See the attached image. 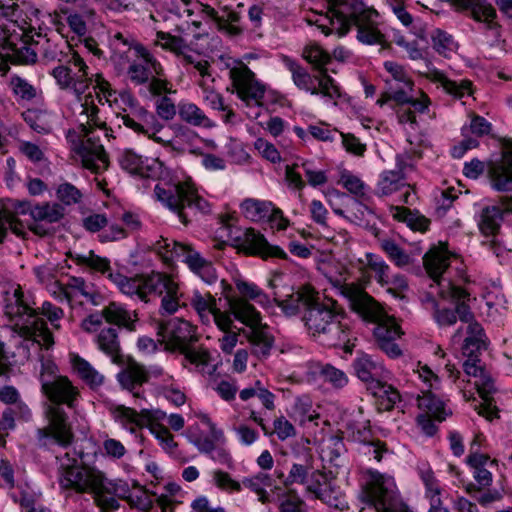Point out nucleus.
<instances>
[{
    "mask_svg": "<svg viewBox=\"0 0 512 512\" xmlns=\"http://www.w3.org/2000/svg\"><path fill=\"white\" fill-rule=\"evenodd\" d=\"M108 279L114 283L123 294L130 297H137L142 301H147L148 295L151 294V274L128 278L119 272H109Z\"/></svg>",
    "mask_w": 512,
    "mask_h": 512,
    "instance_id": "nucleus-30",
    "label": "nucleus"
},
{
    "mask_svg": "<svg viewBox=\"0 0 512 512\" xmlns=\"http://www.w3.org/2000/svg\"><path fill=\"white\" fill-rule=\"evenodd\" d=\"M30 215L35 221L55 223L64 216V208L58 203H44L34 206Z\"/></svg>",
    "mask_w": 512,
    "mask_h": 512,
    "instance_id": "nucleus-61",
    "label": "nucleus"
},
{
    "mask_svg": "<svg viewBox=\"0 0 512 512\" xmlns=\"http://www.w3.org/2000/svg\"><path fill=\"white\" fill-rule=\"evenodd\" d=\"M103 315L108 323L125 327L128 330L135 329L137 314L120 303L110 302L103 308Z\"/></svg>",
    "mask_w": 512,
    "mask_h": 512,
    "instance_id": "nucleus-40",
    "label": "nucleus"
},
{
    "mask_svg": "<svg viewBox=\"0 0 512 512\" xmlns=\"http://www.w3.org/2000/svg\"><path fill=\"white\" fill-rule=\"evenodd\" d=\"M68 286L71 297L80 295L84 297L87 302L95 306L100 305L103 300V296L95 286L92 283L86 282L83 278L71 277Z\"/></svg>",
    "mask_w": 512,
    "mask_h": 512,
    "instance_id": "nucleus-52",
    "label": "nucleus"
},
{
    "mask_svg": "<svg viewBox=\"0 0 512 512\" xmlns=\"http://www.w3.org/2000/svg\"><path fill=\"white\" fill-rule=\"evenodd\" d=\"M353 367L357 377L373 389L383 380L389 378V371L383 364L368 354H361L355 358Z\"/></svg>",
    "mask_w": 512,
    "mask_h": 512,
    "instance_id": "nucleus-29",
    "label": "nucleus"
},
{
    "mask_svg": "<svg viewBox=\"0 0 512 512\" xmlns=\"http://www.w3.org/2000/svg\"><path fill=\"white\" fill-rule=\"evenodd\" d=\"M501 204L502 208L498 206H489L482 210L478 220V227L483 235H495L500 228L503 211L512 212L511 197H503Z\"/></svg>",
    "mask_w": 512,
    "mask_h": 512,
    "instance_id": "nucleus-32",
    "label": "nucleus"
},
{
    "mask_svg": "<svg viewBox=\"0 0 512 512\" xmlns=\"http://www.w3.org/2000/svg\"><path fill=\"white\" fill-rule=\"evenodd\" d=\"M336 14H316L307 19L325 36L344 37L352 26L357 28V40L366 45H382L385 36L379 29V14L362 0H346Z\"/></svg>",
    "mask_w": 512,
    "mask_h": 512,
    "instance_id": "nucleus-4",
    "label": "nucleus"
},
{
    "mask_svg": "<svg viewBox=\"0 0 512 512\" xmlns=\"http://www.w3.org/2000/svg\"><path fill=\"white\" fill-rule=\"evenodd\" d=\"M413 373L421 382L422 395L418 396V407L423 414L433 416L438 421L445 420L448 415L444 402L433 391L440 388L441 381L438 375L427 365L418 362L413 368Z\"/></svg>",
    "mask_w": 512,
    "mask_h": 512,
    "instance_id": "nucleus-15",
    "label": "nucleus"
},
{
    "mask_svg": "<svg viewBox=\"0 0 512 512\" xmlns=\"http://www.w3.org/2000/svg\"><path fill=\"white\" fill-rule=\"evenodd\" d=\"M137 45L142 44L123 33L116 32L110 35V61L119 75L133 61Z\"/></svg>",
    "mask_w": 512,
    "mask_h": 512,
    "instance_id": "nucleus-26",
    "label": "nucleus"
},
{
    "mask_svg": "<svg viewBox=\"0 0 512 512\" xmlns=\"http://www.w3.org/2000/svg\"><path fill=\"white\" fill-rule=\"evenodd\" d=\"M291 416L301 425L312 422L318 418V414L313 409L312 400L309 396L303 395L295 399L292 406Z\"/></svg>",
    "mask_w": 512,
    "mask_h": 512,
    "instance_id": "nucleus-58",
    "label": "nucleus"
},
{
    "mask_svg": "<svg viewBox=\"0 0 512 512\" xmlns=\"http://www.w3.org/2000/svg\"><path fill=\"white\" fill-rule=\"evenodd\" d=\"M200 419L203 424L209 428L210 435L207 437H197L193 440V444L201 453L208 454L217 443L224 440L223 431L216 427L207 415H201Z\"/></svg>",
    "mask_w": 512,
    "mask_h": 512,
    "instance_id": "nucleus-53",
    "label": "nucleus"
},
{
    "mask_svg": "<svg viewBox=\"0 0 512 512\" xmlns=\"http://www.w3.org/2000/svg\"><path fill=\"white\" fill-rule=\"evenodd\" d=\"M153 249L166 264L181 261L204 282L211 284L217 280L213 264L190 244L161 238L153 244Z\"/></svg>",
    "mask_w": 512,
    "mask_h": 512,
    "instance_id": "nucleus-12",
    "label": "nucleus"
},
{
    "mask_svg": "<svg viewBox=\"0 0 512 512\" xmlns=\"http://www.w3.org/2000/svg\"><path fill=\"white\" fill-rule=\"evenodd\" d=\"M143 125L146 127L144 136L178 151H183L196 137L193 130L181 124H173L169 127L173 132V136L170 137L154 114H146Z\"/></svg>",
    "mask_w": 512,
    "mask_h": 512,
    "instance_id": "nucleus-16",
    "label": "nucleus"
},
{
    "mask_svg": "<svg viewBox=\"0 0 512 512\" xmlns=\"http://www.w3.org/2000/svg\"><path fill=\"white\" fill-rule=\"evenodd\" d=\"M57 477L61 489L92 494L105 483V473L95 465L79 462L65 453L57 457Z\"/></svg>",
    "mask_w": 512,
    "mask_h": 512,
    "instance_id": "nucleus-11",
    "label": "nucleus"
},
{
    "mask_svg": "<svg viewBox=\"0 0 512 512\" xmlns=\"http://www.w3.org/2000/svg\"><path fill=\"white\" fill-rule=\"evenodd\" d=\"M71 364L75 373L91 389H97L104 383V375L96 370L91 363L79 355L71 356Z\"/></svg>",
    "mask_w": 512,
    "mask_h": 512,
    "instance_id": "nucleus-41",
    "label": "nucleus"
},
{
    "mask_svg": "<svg viewBox=\"0 0 512 512\" xmlns=\"http://www.w3.org/2000/svg\"><path fill=\"white\" fill-rule=\"evenodd\" d=\"M405 184L406 177L402 175V172L385 170L380 174L377 188L381 195L388 196L401 190Z\"/></svg>",
    "mask_w": 512,
    "mask_h": 512,
    "instance_id": "nucleus-56",
    "label": "nucleus"
},
{
    "mask_svg": "<svg viewBox=\"0 0 512 512\" xmlns=\"http://www.w3.org/2000/svg\"><path fill=\"white\" fill-rule=\"evenodd\" d=\"M457 259V255L448 250L446 243H440L438 246L430 248L424 255V266L435 282V286L431 288L438 289V293L442 298H451L457 303L455 313L462 322L468 323L467 333L469 334L470 324L476 323L473 321V314L470 310L468 302L471 301L470 293L461 287L452 285L450 281L440 280V277L449 267L451 260Z\"/></svg>",
    "mask_w": 512,
    "mask_h": 512,
    "instance_id": "nucleus-6",
    "label": "nucleus"
},
{
    "mask_svg": "<svg viewBox=\"0 0 512 512\" xmlns=\"http://www.w3.org/2000/svg\"><path fill=\"white\" fill-rule=\"evenodd\" d=\"M184 356L183 365L187 367V363L192 365L198 373L211 376L216 370V366L211 363V355L205 348H191L187 346L181 351Z\"/></svg>",
    "mask_w": 512,
    "mask_h": 512,
    "instance_id": "nucleus-36",
    "label": "nucleus"
},
{
    "mask_svg": "<svg viewBox=\"0 0 512 512\" xmlns=\"http://www.w3.org/2000/svg\"><path fill=\"white\" fill-rule=\"evenodd\" d=\"M337 473V471L332 470H329V472L326 473L320 469H312L306 483L303 485L306 494L311 495L313 498L319 499L330 506L338 507V499L332 496L333 488L331 480L329 479V475Z\"/></svg>",
    "mask_w": 512,
    "mask_h": 512,
    "instance_id": "nucleus-27",
    "label": "nucleus"
},
{
    "mask_svg": "<svg viewBox=\"0 0 512 512\" xmlns=\"http://www.w3.org/2000/svg\"><path fill=\"white\" fill-rule=\"evenodd\" d=\"M418 474L425 487V498L429 503L439 504V501H441L442 488L430 465L427 463L419 464Z\"/></svg>",
    "mask_w": 512,
    "mask_h": 512,
    "instance_id": "nucleus-51",
    "label": "nucleus"
},
{
    "mask_svg": "<svg viewBox=\"0 0 512 512\" xmlns=\"http://www.w3.org/2000/svg\"><path fill=\"white\" fill-rule=\"evenodd\" d=\"M10 497L19 504L21 511L41 500V491L26 481H19L11 490Z\"/></svg>",
    "mask_w": 512,
    "mask_h": 512,
    "instance_id": "nucleus-50",
    "label": "nucleus"
},
{
    "mask_svg": "<svg viewBox=\"0 0 512 512\" xmlns=\"http://www.w3.org/2000/svg\"><path fill=\"white\" fill-rule=\"evenodd\" d=\"M154 45L174 54L177 58L181 59L183 63L193 65L201 76L199 86L202 88L203 100L214 110L225 111L227 109L223 97L211 89L208 84L210 80L208 62L199 59L200 54L197 53L183 37L173 35L169 32L157 31Z\"/></svg>",
    "mask_w": 512,
    "mask_h": 512,
    "instance_id": "nucleus-10",
    "label": "nucleus"
},
{
    "mask_svg": "<svg viewBox=\"0 0 512 512\" xmlns=\"http://www.w3.org/2000/svg\"><path fill=\"white\" fill-rule=\"evenodd\" d=\"M240 20V13L231 9L228 6H224L221 8V14H219V19L216 27L218 31L228 36H238L243 32V29L239 25Z\"/></svg>",
    "mask_w": 512,
    "mask_h": 512,
    "instance_id": "nucleus-54",
    "label": "nucleus"
},
{
    "mask_svg": "<svg viewBox=\"0 0 512 512\" xmlns=\"http://www.w3.org/2000/svg\"><path fill=\"white\" fill-rule=\"evenodd\" d=\"M348 434L355 442L369 443L368 453L377 461L382 458L383 452L386 451L385 445L381 442H370L371 432L365 423L351 424L348 426Z\"/></svg>",
    "mask_w": 512,
    "mask_h": 512,
    "instance_id": "nucleus-46",
    "label": "nucleus"
},
{
    "mask_svg": "<svg viewBox=\"0 0 512 512\" xmlns=\"http://www.w3.org/2000/svg\"><path fill=\"white\" fill-rule=\"evenodd\" d=\"M241 213L254 222L266 221V218L273 211V204L270 201L255 198H246L240 204Z\"/></svg>",
    "mask_w": 512,
    "mask_h": 512,
    "instance_id": "nucleus-49",
    "label": "nucleus"
},
{
    "mask_svg": "<svg viewBox=\"0 0 512 512\" xmlns=\"http://www.w3.org/2000/svg\"><path fill=\"white\" fill-rule=\"evenodd\" d=\"M358 266L363 272L365 269L371 270L375 274V278L381 286L389 284L390 267L381 256L370 252L365 253L363 258L358 259Z\"/></svg>",
    "mask_w": 512,
    "mask_h": 512,
    "instance_id": "nucleus-43",
    "label": "nucleus"
},
{
    "mask_svg": "<svg viewBox=\"0 0 512 512\" xmlns=\"http://www.w3.org/2000/svg\"><path fill=\"white\" fill-rule=\"evenodd\" d=\"M41 52L44 59L56 61L58 64L67 62L70 56L78 53L66 41L57 42L51 39H44L41 43Z\"/></svg>",
    "mask_w": 512,
    "mask_h": 512,
    "instance_id": "nucleus-47",
    "label": "nucleus"
},
{
    "mask_svg": "<svg viewBox=\"0 0 512 512\" xmlns=\"http://www.w3.org/2000/svg\"><path fill=\"white\" fill-rule=\"evenodd\" d=\"M95 342L100 351L109 356L114 363L118 362L120 357V343L117 329L113 327H104L95 337Z\"/></svg>",
    "mask_w": 512,
    "mask_h": 512,
    "instance_id": "nucleus-44",
    "label": "nucleus"
},
{
    "mask_svg": "<svg viewBox=\"0 0 512 512\" xmlns=\"http://www.w3.org/2000/svg\"><path fill=\"white\" fill-rule=\"evenodd\" d=\"M123 112L129 111L121 116L123 124L139 135H145L146 127L143 125L146 114H151L144 107L140 106L137 99L129 91L116 92L112 99Z\"/></svg>",
    "mask_w": 512,
    "mask_h": 512,
    "instance_id": "nucleus-22",
    "label": "nucleus"
},
{
    "mask_svg": "<svg viewBox=\"0 0 512 512\" xmlns=\"http://www.w3.org/2000/svg\"><path fill=\"white\" fill-rule=\"evenodd\" d=\"M428 77L434 83L440 84L447 94L456 99H462L473 94L472 82L470 80H452L436 69L430 70Z\"/></svg>",
    "mask_w": 512,
    "mask_h": 512,
    "instance_id": "nucleus-34",
    "label": "nucleus"
},
{
    "mask_svg": "<svg viewBox=\"0 0 512 512\" xmlns=\"http://www.w3.org/2000/svg\"><path fill=\"white\" fill-rule=\"evenodd\" d=\"M487 172L495 190H512V143L502 153L500 159L488 163Z\"/></svg>",
    "mask_w": 512,
    "mask_h": 512,
    "instance_id": "nucleus-28",
    "label": "nucleus"
},
{
    "mask_svg": "<svg viewBox=\"0 0 512 512\" xmlns=\"http://www.w3.org/2000/svg\"><path fill=\"white\" fill-rule=\"evenodd\" d=\"M111 413L114 421L131 434L136 433L138 428L145 426L144 419H148L152 415L149 409H142L137 412L123 405L116 406Z\"/></svg>",
    "mask_w": 512,
    "mask_h": 512,
    "instance_id": "nucleus-33",
    "label": "nucleus"
},
{
    "mask_svg": "<svg viewBox=\"0 0 512 512\" xmlns=\"http://www.w3.org/2000/svg\"><path fill=\"white\" fill-rule=\"evenodd\" d=\"M121 75L133 85L143 87L140 94L145 97L171 93V85L162 64L144 45L136 46V56Z\"/></svg>",
    "mask_w": 512,
    "mask_h": 512,
    "instance_id": "nucleus-9",
    "label": "nucleus"
},
{
    "mask_svg": "<svg viewBox=\"0 0 512 512\" xmlns=\"http://www.w3.org/2000/svg\"><path fill=\"white\" fill-rule=\"evenodd\" d=\"M66 16V23L70 30L76 34L79 38L84 37L87 34V19L93 18L95 12L91 8H85L81 13L77 11H64Z\"/></svg>",
    "mask_w": 512,
    "mask_h": 512,
    "instance_id": "nucleus-60",
    "label": "nucleus"
},
{
    "mask_svg": "<svg viewBox=\"0 0 512 512\" xmlns=\"http://www.w3.org/2000/svg\"><path fill=\"white\" fill-rule=\"evenodd\" d=\"M72 260L81 266H85L90 270L106 274L108 276L111 271L110 260L106 257H101L93 250H89L86 253H76L71 255Z\"/></svg>",
    "mask_w": 512,
    "mask_h": 512,
    "instance_id": "nucleus-55",
    "label": "nucleus"
},
{
    "mask_svg": "<svg viewBox=\"0 0 512 512\" xmlns=\"http://www.w3.org/2000/svg\"><path fill=\"white\" fill-rule=\"evenodd\" d=\"M49 74L60 90L75 97L71 109L77 127L66 134L71 150L80 158L85 169L95 174L103 172L109 161L100 143L99 133L108 136V129L98 116L99 109L94 103L93 93L88 91L93 81L89 66L77 53L70 56L67 62L55 66Z\"/></svg>",
    "mask_w": 512,
    "mask_h": 512,
    "instance_id": "nucleus-1",
    "label": "nucleus"
},
{
    "mask_svg": "<svg viewBox=\"0 0 512 512\" xmlns=\"http://www.w3.org/2000/svg\"><path fill=\"white\" fill-rule=\"evenodd\" d=\"M383 67L387 73L384 81L388 90L392 91L393 101L396 103L409 101V93L413 90L414 82L408 70L395 61H385Z\"/></svg>",
    "mask_w": 512,
    "mask_h": 512,
    "instance_id": "nucleus-21",
    "label": "nucleus"
},
{
    "mask_svg": "<svg viewBox=\"0 0 512 512\" xmlns=\"http://www.w3.org/2000/svg\"><path fill=\"white\" fill-rule=\"evenodd\" d=\"M237 246L246 254L258 255L262 258H287V254L279 246L271 245L267 239L253 228L246 229L236 238Z\"/></svg>",
    "mask_w": 512,
    "mask_h": 512,
    "instance_id": "nucleus-24",
    "label": "nucleus"
},
{
    "mask_svg": "<svg viewBox=\"0 0 512 512\" xmlns=\"http://www.w3.org/2000/svg\"><path fill=\"white\" fill-rule=\"evenodd\" d=\"M280 306L287 315H295L303 309L305 326L321 345L337 347L350 342L351 331L341 307L332 299L321 302L312 287H302L289 299L281 301Z\"/></svg>",
    "mask_w": 512,
    "mask_h": 512,
    "instance_id": "nucleus-2",
    "label": "nucleus"
},
{
    "mask_svg": "<svg viewBox=\"0 0 512 512\" xmlns=\"http://www.w3.org/2000/svg\"><path fill=\"white\" fill-rule=\"evenodd\" d=\"M370 390L374 396L378 397V406L380 410L389 411L401 400L399 392L383 381Z\"/></svg>",
    "mask_w": 512,
    "mask_h": 512,
    "instance_id": "nucleus-59",
    "label": "nucleus"
},
{
    "mask_svg": "<svg viewBox=\"0 0 512 512\" xmlns=\"http://www.w3.org/2000/svg\"><path fill=\"white\" fill-rule=\"evenodd\" d=\"M128 502L131 506L145 512L153 508L154 502H156V505L161 509V512L172 511L171 500L167 496L161 495L155 497L148 494L146 491L140 490L136 493H131Z\"/></svg>",
    "mask_w": 512,
    "mask_h": 512,
    "instance_id": "nucleus-45",
    "label": "nucleus"
},
{
    "mask_svg": "<svg viewBox=\"0 0 512 512\" xmlns=\"http://www.w3.org/2000/svg\"><path fill=\"white\" fill-rule=\"evenodd\" d=\"M431 40L433 48L445 57H449L452 53L456 52L458 48V44L452 35L441 29L433 30Z\"/></svg>",
    "mask_w": 512,
    "mask_h": 512,
    "instance_id": "nucleus-62",
    "label": "nucleus"
},
{
    "mask_svg": "<svg viewBox=\"0 0 512 512\" xmlns=\"http://www.w3.org/2000/svg\"><path fill=\"white\" fill-rule=\"evenodd\" d=\"M230 78L237 96L247 106H262L265 85L255 78V74L247 66L242 65L231 69Z\"/></svg>",
    "mask_w": 512,
    "mask_h": 512,
    "instance_id": "nucleus-19",
    "label": "nucleus"
},
{
    "mask_svg": "<svg viewBox=\"0 0 512 512\" xmlns=\"http://www.w3.org/2000/svg\"><path fill=\"white\" fill-rule=\"evenodd\" d=\"M344 443L339 438H329L323 445L320 457L324 463L323 469L335 468L338 469L344 465Z\"/></svg>",
    "mask_w": 512,
    "mask_h": 512,
    "instance_id": "nucleus-42",
    "label": "nucleus"
},
{
    "mask_svg": "<svg viewBox=\"0 0 512 512\" xmlns=\"http://www.w3.org/2000/svg\"><path fill=\"white\" fill-rule=\"evenodd\" d=\"M3 310L13 327L37 347L50 348L54 344L51 331L45 321L24 300L21 288L12 286L5 292Z\"/></svg>",
    "mask_w": 512,
    "mask_h": 512,
    "instance_id": "nucleus-7",
    "label": "nucleus"
},
{
    "mask_svg": "<svg viewBox=\"0 0 512 512\" xmlns=\"http://www.w3.org/2000/svg\"><path fill=\"white\" fill-rule=\"evenodd\" d=\"M311 95H321L326 102L337 104V100L343 96L340 87L335 80L330 77L326 70L320 71L319 75L315 76V93Z\"/></svg>",
    "mask_w": 512,
    "mask_h": 512,
    "instance_id": "nucleus-48",
    "label": "nucleus"
},
{
    "mask_svg": "<svg viewBox=\"0 0 512 512\" xmlns=\"http://www.w3.org/2000/svg\"><path fill=\"white\" fill-rule=\"evenodd\" d=\"M22 117L34 131L42 134L50 133L58 119L55 113L46 109H28Z\"/></svg>",
    "mask_w": 512,
    "mask_h": 512,
    "instance_id": "nucleus-39",
    "label": "nucleus"
},
{
    "mask_svg": "<svg viewBox=\"0 0 512 512\" xmlns=\"http://www.w3.org/2000/svg\"><path fill=\"white\" fill-rule=\"evenodd\" d=\"M365 493L376 512H413L400 497L395 480L390 475L370 471Z\"/></svg>",
    "mask_w": 512,
    "mask_h": 512,
    "instance_id": "nucleus-14",
    "label": "nucleus"
},
{
    "mask_svg": "<svg viewBox=\"0 0 512 512\" xmlns=\"http://www.w3.org/2000/svg\"><path fill=\"white\" fill-rule=\"evenodd\" d=\"M486 348V336L479 323H473L469 326V336L465 338L463 354L467 360L463 364L467 376L476 378L474 387L484 403L475 407L478 414L485 417L488 421L498 418V410L492 405V395L495 392V386L491 377L486 373L477 359L476 352Z\"/></svg>",
    "mask_w": 512,
    "mask_h": 512,
    "instance_id": "nucleus-8",
    "label": "nucleus"
},
{
    "mask_svg": "<svg viewBox=\"0 0 512 512\" xmlns=\"http://www.w3.org/2000/svg\"><path fill=\"white\" fill-rule=\"evenodd\" d=\"M40 382L42 392L50 403L45 404V427L37 430L39 444L45 447L58 445L69 446L74 438L68 416L62 404L73 407L79 394L78 389L65 376L56 375V366L50 359L40 358Z\"/></svg>",
    "mask_w": 512,
    "mask_h": 512,
    "instance_id": "nucleus-3",
    "label": "nucleus"
},
{
    "mask_svg": "<svg viewBox=\"0 0 512 512\" xmlns=\"http://www.w3.org/2000/svg\"><path fill=\"white\" fill-rule=\"evenodd\" d=\"M119 164L128 173L142 178L153 177L160 166L156 160L143 158L132 150H125L121 153Z\"/></svg>",
    "mask_w": 512,
    "mask_h": 512,
    "instance_id": "nucleus-31",
    "label": "nucleus"
},
{
    "mask_svg": "<svg viewBox=\"0 0 512 512\" xmlns=\"http://www.w3.org/2000/svg\"><path fill=\"white\" fill-rule=\"evenodd\" d=\"M151 294L161 296L160 313L174 314L180 308V300L184 294L180 289V284L175 277L160 273L152 272L150 281Z\"/></svg>",
    "mask_w": 512,
    "mask_h": 512,
    "instance_id": "nucleus-20",
    "label": "nucleus"
},
{
    "mask_svg": "<svg viewBox=\"0 0 512 512\" xmlns=\"http://www.w3.org/2000/svg\"><path fill=\"white\" fill-rule=\"evenodd\" d=\"M197 327L191 322L174 317L168 321L161 322L157 327V335L160 341L169 351H182L189 343L196 340Z\"/></svg>",
    "mask_w": 512,
    "mask_h": 512,
    "instance_id": "nucleus-18",
    "label": "nucleus"
},
{
    "mask_svg": "<svg viewBox=\"0 0 512 512\" xmlns=\"http://www.w3.org/2000/svg\"><path fill=\"white\" fill-rule=\"evenodd\" d=\"M18 210H21V213H24V205H4L0 210V244L5 240L8 230H11L17 236H24V226L16 217Z\"/></svg>",
    "mask_w": 512,
    "mask_h": 512,
    "instance_id": "nucleus-37",
    "label": "nucleus"
},
{
    "mask_svg": "<svg viewBox=\"0 0 512 512\" xmlns=\"http://www.w3.org/2000/svg\"><path fill=\"white\" fill-rule=\"evenodd\" d=\"M154 195L165 207L176 213L182 223H187L186 208L196 209L202 213L210 211L209 202L202 198L189 182L157 184Z\"/></svg>",
    "mask_w": 512,
    "mask_h": 512,
    "instance_id": "nucleus-13",
    "label": "nucleus"
},
{
    "mask_svg": "<svg viewBox=\"0 0 512 512\" xmlns=\"http://www.w3.org/2000/svg\"><path fill=\"white\" fill-rule=\"evenodd\" d=\"M190 306L197 313L203 324L210 325L212 323L213 312L217 309L216 298L209 292H201L194 289L188 297Z\"/></svg>",
    "mask_w": 512,
    "mask_h": 512,
    "instance_id": "nucleus-35",
    "label": "nucleus"
},
{
    "mask_svg": "<svg viewBox=\"0 0 512 512\" xmlns=\"http://www.w3.org/2000/svg\"><path fill=\"white\" fill-rule=\"evenodd\" d=\"M178 115L180 119L194 127L210 129L215 123L196 104L189 101H180L178 104Z\"/></svg>",
    "mask_w": 512,
    "mask_h": 512,
    "instance_id": "nucleus-38",
    "label": "nucleus"
},
{
    "mask_svg": "<svg viewBox=\"0 0 512 512\" xmlns=\"http://www.w3.org/2000/svg\"><path fill=\"white\" fill-rule=\"evenodd\" d=\"M330 282L348 299L353 311L364 320L375 323L374 336L380 348L391 358L401 355L400 347L394 342L401 334V328L395 318L386 314L383 308L369 296L358 284L346 283L342 275Z\"/></svg>",
    "mask_w": 512,
    "mask_h": 512,
    "instance_id": "nucleus-5",
    "label": "nucleus"
},
{
    "mask_svg": "<svg viewBox=\"0 0 512 512\" xmlns=\"http://www.w3.org/2000/svg\"><path fill=\"white\" fill-rule=\"evenodd\" d=\"M452 4L457 11L466 12L476 22L482 23L487 30H497V12L486 0H440Z\"/></svg>",
    "mask_w": 512,
    "mask_h": 512,
    "instance_id": "nucleus-25",
    "label": "nucleus"
},
{
    "mask_svg": "<svg viewBox=\"0 0 512 512\" xmlns=\"http://www.w3.org/2000/svg\"><path fill=\"white\" fill-rule=\"evenodd\" d=\"M163 375L164 370L160 366H151L147 370L143 365L133 362L126 369L118 373L117 380L123 389L130 391L135 398H141V386L150 377H160Z\"/></svg>",
    "mask_w": 512,
    "mask_h": 512,
    "instance_id": "nucleus-23",
    "label": "nucleus"
},
{
    "mask_svg": "<svg viewBox=\"0 0 512 512\" xmlns=\"http://www.w3.org/2000/svg\"><path fill=\"white\" fill-rule=\"evenodd\" d=\"M229 311H221L218 307L213 312L212 322L222 332L233 331V318L249 327L260 324V313L246 299L231 298L228 300Z\"/></svg>",
    "mask_w": 512,
    "mask_h": 512,
    "instance_id": "nucleus-17",
    "label": "nucleus"
},
{
    "mask_svg": "<svg viewBox=\"0 0 512 512\" xmlns=\"http://www.w3.org/2000/svg\"><path fill=\"white\" fill-rule=\"evenodd\" d=\"M159 394L168 402L178 407L186 402V395L181 387L172 381V377L168 376V380H164L158 388Z\"/></svg>",
    "mask_w": 512,
    "mask_h": 512,
    "instance_id": "nucleus-64",
    "label": "nucleus"
},
{
    "mask_svg": "<svg viewBox=\"0 0 512 512\" xmlns=\"http://www.w3.org/2000/svg\"><path fill=\"white\" fill-rule=\"evenodd\" d=\"M312 469V465L308 462L305 465L300 463H293L286 476L280 470H276L275 474L286 487L294 484L304 485Z\"/></svg>",
    "mask_w": 512,
    "mask_h": 512,
    "instance_id": "nucleus-57",
    "label": "nucleus"
},
{
    "mask_svg": "<svg viewBox=\"0 0 512 512\" xmlns=\"http://www.w3.org/2000/svg\"><path fill=\"white\" fill-rule=\"evenodd\" d=\"M9 87L13 95L21 101H31L37 96L36 88L26 79L12 75L9 79Z\"/></svg>",
    "mask_w": 512,
    "mask_h": 512,
    "instance_id": "nucleus-63",
    "label": "nucleus"
}]
</instances>
